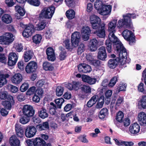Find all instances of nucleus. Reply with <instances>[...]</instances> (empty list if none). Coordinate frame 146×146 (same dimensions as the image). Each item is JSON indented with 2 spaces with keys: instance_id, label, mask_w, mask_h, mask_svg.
<instances>
[{
  "instance_id": "f257e3e1",
  "label": "nucleus",
  "mask_w": 146,
  "mask_h": 146,
  "mask_svg": "<svg viewBox=\"0 0 146 146\" xmlns=\"http://www.w3.org/2000/svg\"><path fill=\"white\" fill-rule=\"evenodd\" d=\"M115 32H109V40H107L106 41V45L108 52L110 53L111 51V43L112 42L115 46L116 48L120 47V45L122 44L119 39L116 36L114 33Z\"/></svg>"
},
{
  "instance_id": "f03ea898",
  "label": "nucleus",
  "mask_w": 146,
  "mask_h": 146,
  "mask_svg": "<svg viewBox=\"0 0 146 146\" xmlns=\"http://www.w3.org/2000/svg\"><path fill=\"white\" fill-rule=\"evenodd\" d=\"M6 98L7 100L2 102L3 105L6 108L10 109L11 107V104L14 103L13 98V96L10 95H7V92H0V98L4 100Z\"/></svg>"
},
{
  "instance_id": "7ed1b4c3",
  "label": "nucleus",
  "mask_w": 146,
  "mask_h": 146,
  "mask_svg": "<svg viewBox=\"0 0 146 146\" xmlns=\"http://www.w3.org/2000/svg\"><path fill=\"white\" fill-rule=\"evenodd\" d=\"M130 15H123V18L118 21L117 27L119 29L122 28L124 29L130 28L132 27V23L129 17Z\"/></svg>"
},
{
  "instance_id": "20e7f679",
  "label": "nucleus",
  "mask_w": 146,
  "mask_h": 146,
  "mask_svg": "<svg viewBox=\"0 0 146 146\" xmlns=\"http://www.w3.org/2000/svg\"><path fill=\"white\" fill-rule=\"evenodd\" d=\"M55 10L54 6L43 8L41 11L40 17L46 19H51L54 13Z\"/></svg>"
},
{
  "instance_id": "39448f33",
  "label": "nucleus",
  "mask_w": 146,
  "mask_h": 146,
  "mask_svg": "<svg viewBox=\"0 0 146 146\" xmlns=\"http://www.w3.org/2000/svg\"><path fill=\"white\" fill-rule=\"evenodd\" d=\"M13 35L10 33H6L2 36H0V44L8 45L14 40Z\"/></svg>"
},
{
  "instance_id": "423d86ee",
  "label": "nucleus",
  "mask_w": 146,
  "mask_h": 146,
  "mask_svg": "<svg viewBox=\"0 0 146 146\" xmlns=\"http://www.w3.org/2000/svg\"><path fill=\"white\" fill-rule=\"evenodd\" d=\"M122 35L125 39L129 42L130 45H132L135 41L134 35L132 31L128 30H125L122 33Z\"/></svg>"
},
{
  "instance_id": "0eeeda50",
  "label": "nucleus",
  "mask_w": 146,
  "mask_h": 146,
  "mask_svg": "<svg viewBox=\"0 0 146 146\" xmlns=\"http://www.w3.org/2000/svg\"><path fill=\"white\" fill-rule=\"evenodd\" d=\"M25 142L28 146H32L33 144L35 146H44L45 144V141L40 137L36 138L33 141L28 139Z\"/></svg>"
},
{
  "instance_id": "6e6552de",
  "label": "nucleus",
  "mask_w": 146,
  "mask_h": 146,
  "mask_svg": "<svg viewBox=\"0 0 146 146\" xmlns=\"http://www.w3.org/2000/svg\"><path fill=\"white\" fill-rule=\"evenodd\" d=\"M38 67L37 63L34 61L29 62L25 68V71L28 74H30L35 72Z\"/></svg>"
},
{
  "instance_id": "1a4fd4ad",
  "label": "nucleus",
  "mask_w": 146,
  "mask_h": 146,
  "mask_svg": "<svg viewBox=\"0 0 146 146\" xmlns=\"http://www.w3.org/2000/svg\"><path fill=\"white\" fill-rule=\"evenodd\" d=\"M81 33L82 38L84 40L87 41L89 40L91 30L87 26H83L81 30Z\"/></svg>"
},
{
  "instance_id": "9d476101",
  "label": "nucleus",
  "mask_w": 146,
  "mask_h": 146,
  "mask_svg": "<svg viewBox=\"0 0 146 146\" xmlns=\"http://www.w3.org/2000/svg\"><path fill=\"white\" fill-rule=\"evenodd\" d=\"M22 110L23 114L28 116L32 117L35 113L33 107L30 105H24L23 107Z\"/></svg>"
},
{
  "instance_id": "9b49d317",
  "label": "nucleus",
  "mask_w": 146,
  "mask_h": 146,
  "mask_svg": "<svg viewBox=\"0 0 146 146\" xmlns=\"http://www.w3.org/2000/svg\"><path fill=\"white\" fill-rule=\"evenodd\" d=\"M35 28L33 25L30 24L27 26L23 32V35L26 38L32 35L35 32Z\"/></svg>"
},
{
  "instance_id": "f8f14e48",
  "label": "nucleus",
  "mask_w": 146,
  "mask_h": 146,
  "mask_svg": "<svg viewBox=\"0 0 146 146\" xmlns=\"http://www.w3.org/2000/svg\"><path fill=\"white\" fill-rule=\"evenodd\" d=\"M80 33L76 31L73 33L71 36V42L73 46L77 47L80 42Z\"/></svg>"
},
{
  "instance_id": "ddd939ff",
  "label": "nucleus",
  "mask_w": 146,
  "mask_h": 146,
  "mask_svg": "<svg viewBox=\"0 0 146 146\" xmlns=\"http://www.w3.org/2000/svg\"><path fill=\"white\" fill-rule=\"evenodd\" d=\"M36 132V128L33 126H28L25 129V134L28 138H31L33 137Z\"/></svg>"
},
{
  "instance_id": "4468645a",
  "label": "nucleus",
  "mask_w": 146,
  "mask_h": 146,
  "mask_svg": "<svg viewBox=\"0 0 146 146\" xmlns=\"http://www.w3.org/2000/svg\"><path fill=\"white\" fill-rule=\"evenodd\" d=\"M18 58V56L15 53H10L8 58V63L9 65L12 66L15 65L17 60Z\"/></svg>"
},
{
  "instance_id": "2eb2a0df",
  "label": "nucleus",
  "mask_w": 146,
  "mask_h": 146,
  "mask_svg": "<svg viewBox=\"0 0 146 146\" xmlns=\"http://www.w3.org/2000/svg\"><path fill=\"white\" fill-rule=\"evenodd\" d=\"M120 47L116 48V52L119 54V58H127V53L126 49L123 47L122 44L120 45Z\"/></svg>"
},
{
  "instance_id": "dca6fc26",
  "label": "nucleus",
  "mask_w": 146,
  "mask_h": 146,
  "mask_svg": "<svg viewBox=\"0 0 146 146\" xmlns=\"http://www.w3.org/2000/svg\"><path fill=\"white\" fill-rule=\"evenodd\" d=\"M78 68L80 72L84 73L89 72L92 70L90 66L84 63L79 64L78 66Z\"/></svg>"
},
{
  "instance_id": "f3484780",
  "label": "nucleus",
  "mask_w": 146,
  "mask_h": 146,
  "mask_svg": "<svg viewBox=\"0 0 146 146\" xmlns=\"http://www.w3.org/2000/svg\"><path fill=\"white\" fill-rule=\"evenodd\" d=\"M124 117V114L121 111L118 112L116 114L115 119L117 121H115L114 122L115 124L118 127L121 128V126L120 125L122 124L121 122Z\"/></svg>"
},
{
  "instance_id": "a211bd4d",
  "label": "nucleus",
  "mask_w": 146,
  "mask_h": 146,
  "mask_svg": "<svg viewBox=\"0 0 146 146\" xmlns=\"http://www.w3.org/2000/svg\"><path fill=\"white\" fill-rule=\"evenodd\" d=\"M47 58L48 60L54 61L56 59L54 51L51 47L48 48L46 50Z\"/></svg>"
},
{
  "instance_id": "6ab92c4d",
  "label": "nucleus",
  "mask_w": 146,
  "mask_h": 146,
  "mask_svg": "<svg viewBox=\"0 0 146 146\" xmlns=\"http://www.w3.org/2000/svg\"><path fill=\"white\" fill-rule=\"evenodd\" d=\"M111 8L110 5L101 4V15H109L111 12Z\"/></svg>"
},
{
  "instance_id": "aec40b11",
  "label": "nucleus",
  "mask_w": 146,
  "mask_h": 146,
  "mask_svg": "<svg viewBox=\"0 0 146 146\" xmlns=\"http://www.w3.org/2000/svg\"><path fill=\"white\" fill-rule=\"evenodd\" d=\"M140 127L139 125L137 123L131 124L129 127V131L131 133L135 134L138 133L139 131Z\"/></svg>"
},
{
  "instance_id": "412c9836",
  "label": "nucleus",
  "mask_w": 146,
  "mask_h": 146,
  "mask_svg": "<svg viewBox=\"0 0 146 146\" xmlns=\"http://www.w3.org/2000/svg\"><path fill=\"white\" fill-rule=\"evenodd\" d=\"M22 75L20 73H17L12 77L11 81L13 84H18L22 81Z\"/></svg>"
},
{
  "instance_id": "4be33fe9",
  "label": "nucleus",
  "mask_w": 146,
  "mask_h": 146,
  "mask_svg": "<svg viewBox=\"0 0 146 146\" xmlns=\"http://www.w3.org/2000/svg\"><path fill=\"white\" fill-rule=\"evenodd\" d=\"M138 121L140 124L142 125L146 124V114L143 112H140L138 115Z\"/></svg>"
},
{
  "instance_id": "5701e85b",
  "label": "nucleus",
  "mask_w": 146,
  "mask_h": 146,
  "mask_svg": "<svg viewBox=\"0 0 146 146\" xmlns=\"http://www.w3.org/2000/svg\"><path fill=\"white\" fill-rule=\"evenodd\" d=\"M100 99V96L95 95L93 96L88 102L87 106L88 107H91L98 100Z\"/></svg>"
},
{
  "instance_id": "b1692460",
  "label": "nucleus",
  "mask_w": 146,
  "mask_h": 146,
  "mask_svg": "<svg viewBox=\"0 0 146 146\" xmlns=\"http://www.w3.org/2000/svg\"><path fill=\"white\" fill-rule=\"evenodd\" d=\"M33 52L32 50H29L25 51L23 54V58L25 62H27L33 57Z\"/></svg>"
},
{
  "instance_id": "393cba45",
  "label": "nucleus",
  "mask_w": 146,
  "mask_h": 146,
  "mask_svg": "<svg viewBox=\"0 0 146 146\" xmlns=\"http://www.w3.org/2000/svg\"><path fill=\"white\" fill-rule=\"evenodd\" d=\"M9 76V75L8 74L0 73V88L7 83V78H8Z\"/></svg>"
},
{
  "instance_id": "a878e982",
  "label": "nucleus",
  "mask_w": 146,
  "mask_h": 146,
  "mask_svg": "<svg viewBox=\"0 0 146 146\" xmlns=\"http://www.w3.org/2000/svg\"><path fill=\"white\" fill-rule=\"evenodd\" d=\"M113 139L115 141L116 145H124L125 146H131L134 145V143L131 141H125L121 140H118L115 138Z\"/></svg>"
},
{
  "instance_id": "bb28decb",
  "label": "nucleus",
  "mask_w": 146,
  "mask_h": 146,
  "mask_svg": "<svg viewBox=\"0 0 146 146\" xmlns=\"http://www.w3.org/2000/svg\"><path fill=\"white\" fill-rule=\"evenodd\" d=\"M98 42L96 39H93L90 40V48L92 51L96 50L98 46Z\"/></svg>"
},
{
  "instance_id": "cd10ccee",
  "label": "nucleus",
  "mask_w": 146,
  "mask_h": 146,
  "mask_svg": "<svg viewBox=\"0 0 146 146\" xmlns=\"http://www.w3.org/2000/svg\"><path fill=\"white\" fill-rule=\"evenodd\" d=\"M117 19H113L108 24V31L109 32H115V28L117 23Z\"/></svg>"
},
{
  "instance_id": "c85d7f7f",
  "label": "nucleus",
  "mask_w": 146,
  "mask_h": 146,
  "mask_svg": "<svg viewBox=\"0 0 146 146\" xmlns=\"http://www.w3.org/2000/svg\"><path fill=\"white\" fill-rule=\"evenodd\" d=\"M9 143L11 146H19L20 145L19 140L14 135L12 136L10 138Z\"/></svg>"
},
{
  "instance_id": "c756f323",
  "label": "nucleus",
  "mask_w": 146,
  "mask_h": 146,
  "mask_svg": "<svg viewBox=\"0 0 146 146\" xmlns=\"http://www.w3.org/2000/svg\"><path fill=\"white\" fill-rule=\"evenodd\" d=\"M119 61V58L116 59H110L108 61V64L109 67L111 68H114L117 65Z\"/></svg>"
},
{
  "instance_id": "7c9ffc66",
  "label": "nucleus",
  "mask_w": 146,
  "mask_h": 146,
  "mask_svg": "<svg viewBox=\"0 0 146 146\" xmlns=\"http://www.w3.org/2000/svg\"><path fill=\"white\" fill-rule=\"evenodd\" d=\"M1 20L4 23L8 24L11 23L12 21L11 16L8 14H5L1 17Z\"/></svg>"
},
{
  "instance_id": "2f4dec72",
  "label": "nucleus",
  "mask_w": 146,
  "mask_h": 146,
  "mask_svg": "<svg viewBox=\"0 0 146 146\" xmlns=\"http://www.w3.org/2000/svg\"><path fill=\"white\" fill-rule=\"evenodd\" d=\"M49 83L44 80H41L38 81L36 84V86L38 87L42 86L44 88H47L48 86Z\"/></svg>"
},
{
  "instance_id": "473e14b6",
  "label": "nucleus",
  "mask_w": 146,
  "mask_h": 146,
  "mask_svg": "<svg viewBox=\"0 0 146 146\" xmlns=\"http://www.w3.org/2000/svg\"><path fill=\"white\" fill-rule=\"evenodd\" d=\"M43 69L46 71H51L54 69V67L50 63L45 62L42 64Z\"/></svg>"
},
{
  "instance_id": "72a5a7b5",
  "label": "nucleus",
  "mask_w": 146,
  "mask_h": 146,
  "mask_svg": "<svg viewBox=\"0 0 146 146\" xmlns=\"http://www.w3.org/2000/svg\"><path fill=\"white\" fill-rule=\"evenodd\" d=\"M91 24L93 29H98V31L97 30L94 33L96 34L98 36L100 37V21H98V23H95Z\"/></svg>"
},
{
  "instance_id": "f704fd0d",
  "label": "nucleus",
  "mask_w": 146,
  "mask_h": 146,
  "mask_svg": "<svg viewBox=\"0 0 146 146\" xmlns=\"http://www.w3.org/2000/svg\"><path fill=\"white\" fill-rule=\"evenodd\" d=\"M39 117L42 119H44L48 117V114L47 112L46 109L44 108H41L38 112Z\"/></svg>"
},
{
  "instance_id": "c9c22d12",
  "label": "nucleus",
  "mask_w": 146,
  "mask_h": 146,
  "mask_svg": "<svg viewBox=\"0 0 146 146\" xmlns=\"http://www.w3.org/2000/svg\"><path fill=\"white\" fill-rule=\"evenodd\" d=\"M63 45L66 49L68 50H72L74 48L77 47L76 46H73L72 43L70 44V41L68 39L66 40L63 42Z\"/></svg>"
},
{
  "instance_id": "e433bc0d",
  "label": "nucleus",
  "mask_w": 146,
  "mask_h": 146,
  "mask_svg": "<svg viewBox=\"0 0 146 146\" xmlns=\"http://www.w3.org/2000/svg\"><path fill=\"white\" fill-rule=\"evenodd\" d=\"M15 128L18 136L20 137H22L24 135V131L22 127L16 125H15Z\"/></svg>"
},
{
  "instance_id": "4c0bfd02",
  "label": "nucleus",
  "mask_w": 146,
  "mask_h": 146,
  "mask_svg": "<svg viewBox=\"0 0 146 146\" xmlns=\"http://www.w3.org/2000/svg\"><path fill=\"white\" fill-rule=\"evenodd\" d=\"M67 18L69 19H72L74 18L75 16V12L72 9L68 10L66 13Z\"/></svg>"
},
{
  "instance_id": "58836bf2",
  "label": "nucleus",
  "mask_w": 146,
  "mask_h": 146,
  "mask_svg": "<svg viewBox=\"0 0 146 146\" xmlns=\"http://www.w3.org/2000/svg\"><path fill=\"white\" fill-rule=\"evenodd\" d=\"M100 20V18L95 15L92 14L90 17V21L91 24L98 23Z\"/></svg>"
},
{
  "instance_id": "ea45409f",
  "label": "nucleus",
  "mask_w": 146,
  "mask_h": 146,
  "mask_svg": "<svg viewBox=\"0 0 146 146\" xmlns=\"http://www.w3.org/2000/svg\"><path fill=\"white\" fill-rule=\"evenodd\" d=\"M42 38V36L41 35L36 34L33 37V42L36 44L40 43Z\"/></svg>"
},
{
  "instance_id": "a19ab883",
  "label": "nucleus",
  "mask_w": 146,
  "mask_h": 146,
  "mask_svg": "<svg viewBox=\"0 0 146 146\" xmlns=\"http://www.w3.org/2000/svg\"><path fill=\"white\" fill-rule=\"evenodd\" d=\"M64 88L61 86H58L56 88V94L58 97L61 96L63 93Z\"/></svg>"
},
{
  "instance_id": "79ce46f5",
  "label": "nucleus",
  "mask_w": 146,
  "mask_h": 146,
  "mask_svg": "<svg viewBox=\"0 0 146 146\" xmlns=\"http://www.w3.org/2000/svg\"><path fill=\"white\" fill-rule=\"evenodd\" d=\"M16 11L21 16H24L25 13L24 8L19 6H16L15 7Z\"/></svg>"
},
{
  "instance_id": "37998d69",
  "label": "nucleus",
  "mask_w": 146,
  "mask_h": 146,
  "mask_svg": "<svg viewBox=\"0 0 146 146\" xmlns=\"http://www.w3.org/2000/svg\"><path fill=\"white\" fill-rule=\"evenodd\" d=\"M48 123L47 122H45L42 124H40L37 126V128L40 131L45 130L48 129Z\"/></svg>"
},
{
  "instance_id": "c03bdc74",
  "label": "nucleus",
  "mask_w": 146,
  "mask_h": 146,
  "mask_svg": "<svg viewBox=\"0 0 146 146\" xmlns=\"http://www.w3.org/2000/svg\"><path fill=\"white\" fill-rule=\"evenodd\" d=\"M29 117L25 115L20 118L19 122L23 124H26L29 121Z\"/></svg>"
},
{
  "instance_id": "a18cd8bd",
  "label": "nucleus",
  "mask_w": 146,
  "mask_h": 146,
  "mask_svg": "<svg viewBox=\"0 0 146 146\" xmlns=\"http://www.w3.org/2000/svg\"><path fill=\"white\" fill-rule=\"evenodd\" d=\"M46 26V24L44 22H42L36 25L35 29L36 30L40 31L44 29Z\"/></svg>"
},
{
  "instance_id": "49530a36",
  "label": "nucleus",
  "mask_w": 146,
  "mask_h": 146,
  "mask_svg": "<svg viewBox=\"0 0 146 146\" xmlns=\"http://www.w3.org/2000/svg\"><path fill=\"white\" fill-rule=\"evenodd\" d=\"M107 57L106 49L104 47H101V60H105Z\"/></svg>"
},
{
  "instance_id": "de8ad7c7",
  "label": "nucleus",
  "mask_w": 146,
  "mask_h": 146,
  "mask_svg": "<svg viewBox=\"0 0 146 146\" xmlns=\"http://www.w3.org/2000/svg\"><path fill=\"white\" fill-rule=\"evenodd\" d=\"M81 90L85 93H90L91 92V88L88 86L84 85L80 87Z\"/></svg>"
},
{
  "instance_id": "09e8293b",
  "label": "nucleus",
  "mask_w": 146,
  "mask_h": 146,
  "mask_svg": "<svg viewBox=\"0 0 146 146\" xmlns=\"http://www.w3.org/2000/svg\"><path fill=\"white\" fill-rule=\"evenodd\" d=\"M117 81V76H114L112 78L109 83V87L110 88L113 87Z\"/></svg>"
},
{
  "instance_id": "8fccbe9b",
  "label": "nucleus",
  "mask_w": 146,
  "mask_h": 146,
  "mask_svg": "<svg viewBox=\"0 0 146 146\" xmlns=\"http://www.w3.org/2000/svg\"><path fill=\"white\" fill-rule=\"evenodd\" d=\"M55 102L57 105L58 108H61L62 104L64 102V100L63 98H60L56 99L55 100Z\"/></svg>"
},
{
  "instance_id": "3c124183",
  "label": "nucleus",
  "mask_w": 146,
  "mask_h": 146,
  "mask_svg": "<svg viewBox=\"0 0 146 146\" xmlns=\"http://www.w3.org/2000/svg\"><path fill=\"white\" fill-rule=\"evenodd\" d=\"M36 88L35 86L30 87L27 91L26 94L27 95L30 96L35 94Z\"/></svg>"
},
{
  "instance_id": "603ef678",
  "label": "nucleus",
  "mask_w": 146,
  "mask_h": 146,
  "mask_svg": "<svg viewBox=\"0 0 146 146\" xmlns=\"http://www.w3.org/2000/svg\"><path fill=\"white\" fill-rule=\"evenodd\" d=\"M13 47L17 51L20 52L23 49V46L21 44L16 43L14 44Z\"/></svg>"
},
{
  "instance_id": "864d4df0",
  "label": "nucleus",
  "mask_w": 146,
  "mask_h": 146,
  "mask_svg": "<svg viewBox=\"0 0 146 146\" xmlns=\"http://www.w3.org/2000/svg\"><path fill=\"white\" fill-rule=\"evenodd\" d=\"M29 86L28 83L24 82L21 86L20 90L21 92H23L25 91L28 88Z\"/></svg>"
},
{
  "instance_id": "5fc2aeb1",
  "label": "nucleus",
  "mask_w": 146,
  "mask_h": 146,
  "mask_svg": "<svg viewBox=\"0 0 146 146\" xmlns=\"http://www.w3.org/2000/svg\"><path fill=\"white\" fill-rule=\"evenodd\" d=\"M123 97L122 96H119L118 97L117 99L116 102L115 106L119 107L123 103Z\"/></svg>"
},
{
  "instance_id": "6e6d98bb",
  "label": "nucleus",
  "mask_w": 146,
  "mask_h": 146,
  "mask_svg": "<svg viewBox=\"0 0 146 146\" xmlns=\"http://www.w3.org/2000/svg\"><path fill=\"white\" fill-rule=\"evenodd\" d=\"M95 9L98 11L99 14H100V1L99 0H97L94 4Z\"/></svg>"
},
{
  "instance_id": "4d7b16f0",
  "label": "nucleus",
  "mask_w": 146,
  "mask_h": 146,
  "mask_svg": "<svg viewBox=\"0 0 146 146\" xmlns=\"http://www.w3.org/2000/svg\"><path fill=\"white\" fill-rule=\"evenodd\" d=\"M27 2L31 5L35 6H39L40 4V2L38 0H28Z\"/></svg>"
},
{
  "instance_id": "13d9d810",
  "label": "nucleus",
  "mask_w": 146,
  "mask_h": 146,
  "mask_svg": "<svg viewBox=\"0 0 146 146\" xmlns=\"http://www.w3.org/2000/svg\"><path fill=\"white\" fill-rule=\"evenodd\" d=\"M73 90H78L81 87L82 85L81 83L78 82H73Z\"/></svg>"
},
{
  "instance_id": "bf43d9fd",
  "label": "nucleus",
  "mask_w": 146,
  "mask_h": 146,
  "mask_svg": "<svg viewBox=\"0 0 146 146\" xmlns=\"http://www.w3.org/2000/svg\"><path fill=\"white\" fill-rule=\"evenodd\" d=\"M127 86L126 84L121 82L119 85V88H117L119 92L122 91H125L126 90Z\"/></svg>"
},
{
  "instance_id": "052dcab7",
  "label": "nucleus",
  "mask_w": 146,
  "mask_h": 146,
  "mask_svg": "<svg viewBox=\"0 0 146 146\" xmlns=\"http://www.w3.org/2000/svg\"><path fill=\"white\" fill-rule=\"evenodd\" d=\"M53 32L51 29H47L46 30L45 36L46 38H50L52 36Z\"/></svg>"
},
{
  "instance_id": "680f3d73",
  "label": "nucleus",
  "mask_w": 146,
  "mask_h": 146,
  "mask_svg": "<svg viewBox=\"0 0 146 146\" xmlns=\"http://www.w3.org/2000/svg\"><path fill=\"white\" fill-rule=\"evenodd\" d=\"M141 105L143 108H146V96H143L141 100Z\"/></svg>"
},
{
  "instance_id": "e2e57ef3",
  "label": "nucleus",
  "mask_w": 146,
  "mask_h": 146,
  "mask_svg": "<svg viewBox=\"0 0 146 146\" xmlns=\"http://www.w3.org/2000/svg\"><path fill=\"white\" fill-rule=\"evenodd\" d=\"M105 26L104 23L101 24V38H104L106 36Z\"/></svg>"
},
{
  "instance_id": "0e129e2a",
  "label": "nucleus",
  "mask_w": 146,
  "mask_h": 146,
  "mask_svg": "<svg viewBox=\"0 0 146 146\" xmlns=\"http://www.w3.org/2000/svg\"><path fill=\"white\" fill-rule=\"evenodd\" d=\"M88 56L87 57V60H89V61H91L90 63L93 65L94 66H99L100 64V62L98 60H92L88 58Z\"/></svg>"
},
{
  "instance_id": "69168bd1",
  "label": "nucleus",
  "mask_w": 146,
  "mask_h": 146,
  "mask_svg": "<svg viewBox=\"0 0 146 146\" xmlns=\"http://www.w3.org/2000/svg\"><path fill=\"white\" fill-rule=\"evenodd\" d=\"M66 53L64 50H62L60 52L59 56V58L60 60H64L66 56Z\"/></svg>"
},
{
  "instance_id": "338daca9",
  "label": "nucleus",
  "mask_w": 146,
  "mask_h": 146,
  "mask_svg": "<svg viewBox=\"0 0 146 146\" xmlns=\"http://www.w3.org/2000/svg\"><path fill=\"white\" fill-rule=\"evenodd\" d=\"M9 88L10 91L13 93L17 92L18 90V88L17 87L12 85L9 86Z\"/></svg>"
},
{
  "instance_id": "774afa93",
  "label": "nucleus",
  "mask_w": 146,
  "mask_h": 146,
  "mask_svg": "<svg viewBox=\"0 0 146 146\" xmlns=\"http://www.w3.org/2000/svg\"><path fill=\"white\" fill-rule=\"evenodd\" d=\"M74 24L73 23L69 21L66 23V27L68 29L71 30L74 28Z\"/></svg>"
}]
</instances>
